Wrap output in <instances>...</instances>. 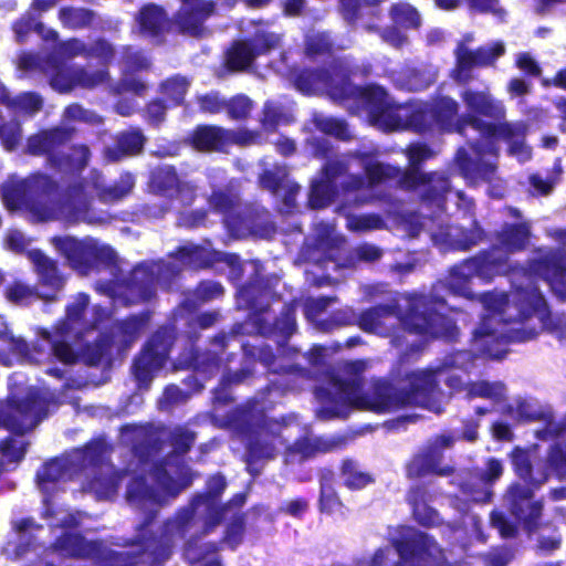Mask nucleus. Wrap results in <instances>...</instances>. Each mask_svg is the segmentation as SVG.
Masks as SVG:
<instances>
[{
	"instance_id": "obj_42",
	"label": "nucleus",
	"mask_w": 566,
	"mask_h": 566,
	"mask_svg": "<svg viewBox=\"0 0 566 566\" xmlns=\"http://www.w3.org/2000/svg\"><path fill=\"white\" fill-rule=\"evenodd\" d=\"M409 501L413 507V516L420 524L432 526L439 522L437 511L427 504L426 495L422 491H413L409 495Z\"/></svg>"
},
{
	"instance_id": "obj_31",
	"label": "nucleus",
	"mask_w": 566,
	"mask_h": 566,
	"mask_svg": "<svg viewBox=\"0 0 566 566\" xmlns=\"http://www.w3.org/2000/svg\"><path fill=\"white\" fill-rule=\"evenodd\" d=\"M504 472L503 461L496 458H489L485 468L476 478L475 482H467L461 485L463 495L474 502H486L492 496L491 485L497 481Z\"/></svg>"
},
{
	"instance_id": "obj_22",
	"label": "nucleus",
	"mask_w": 566,
	"mask_h": 566,
	"mask_svg": "<svg viewBox=\"0 0 566 566\" xmlns=\"http://www.w3.org/2000/svg\"><path fill=\"white\" fill-rule=\"evenodd\" d=\"M145 328V317H132L127 321L117 323L113 327L111 338L102 336L98 342L82 353L83 359L90 365H96L102 358L108 354L112 346H115L118 352L127 348L140 335Z\"/></svg>"
},
{
	"instance_id": "obj_25",
	"label": "nucleus",
	"mask_w": 566,
	"mask_h": 566,
	"mask_svg": "<svg viewBox=\"0 0 566 566\" xmlns=\"http://www.w3.org/2000/svg\"><path fill=\"white\" fill-rule=\"evenodd\" d=\"M281 35L265 30L258 31L253 43L239 41L228 51L227 64L231 70L247 69L255 56L264 54L279 46Z\"/></svg>"
},
{
	"instance_id": "obj_52",
	"label": "nucleus",
	"mask_w": 566,
	"mask_h": 566,
	"mask_svg": "<svg viewBox=\"0 0 566 566\" xmlns=\"http://www.w3.org/2000/svg\"><path fill=\"white\" fill-rule=\"evenodd\" d=\"M93 13L82 8H63L60 10V20L63 25L77 29L91 23Z\"/></svg>"
},
{
	"instance_id": "obj_23",
	"label": "nucleus",
	"mask_w": 566,
	"mask_h": 566,
	"mask_svg": "<svg viewBox=\"0 0 566 566\" xmlns=\"http://www.w3.org/2000/svg\"><path fill=\"white\" fill-rule=\"evenodd\" d=\"M454 438L450 434H441L431 440L407 465L410 478H420L434 473L447 475L450 469L442 464L443 450L450 448Z\"/></svg>"
},
{
	"instance_id": "obj_35",
	"label": "nucleus",
	"mask_w": 566,
	"mask_h": 566,
	"mask_svg": "<svg viewBox=\"0 0 566 566\" xmlns=\"http://www.w3.org/2000/svg\"><path fill=\"white\" fill-rule=\"evenodd\" d=\"M148 59L140 52H130L125 50L123 53V78L120 84L115 88L117 93H134L140 95L146 85L133 76L135 71L148 67Z\"/></svg>"
},
{
	"instance_id": "obj_38",
	"label": "nucleus",
	"mask_w": 566,
	"mask_h": 566,
	"mask_svg": "<svg viewBox=\"0 0 566 566\" xmlns=\"http://www.w3.org/2000/svg\"><path fill=\"white\" fill-rule=\"evenodd\" d=\"M137 22L143 35L157 36L167 25V15L161 8L147 4L140 9Z\"/></svg>"
},
{
	"instance_id": "obj_39",
	"label": "nucleus",
	"mask_w": 566,
	"mask_h": 566,
	"mask_svg": "<svg viewBox=\"0 0 566 566\" xmlns=\"http://www.w3.org/2000/svg\"><path fill=\"white\" fill-rule=\"evenodd\" d=\"M145 138L140 130L130 129L124 132L117 138V147L115 149L107 148L105 157L109 161H116L123 156L135 155L142 150Z\"/></svg>"
},
{
	"instance_id": "obj_51",
	"label": "nucleus",
	"mask_w": 566,
	"mask_h": 566,
	"mask_svg": "<svg viewBox=\"0 0 566 566\" xmlns=\"http://www.w3.org/2000/svg\"><path fill=\"white\" fill-rule=\"evenodd\" d=\"M15 528V536L18 537V541L20 544L12 548L11 544L9 543L6 547V552L8 554H14L15 556H21L25 553V546L30 545V541L33 537V532L38 531L39 527L35 526L33 521L31 520H22L14 525Z\"/></svg>"
},
{
	"instance_id": "obj_13",
	"label": "nucleus",
	"mask_w": 566,
	"mask_h": 566,
	"mask_svg": "<svg viewBox=\"0 0 566 566\" xmlns=\"http://www.w3.org/2000/svg\"><path fill=\"white\" fill-rule=\"evenodd\" d=\"M218 253L210 247H200L189 243L180 248L172 261L168 264L161 262L143 263L134 269L130 280L125 287L124 298L127 303H137L150 300L157 285H166L167 282L180 271V266L193 268L208 266L218 260Z\"/></svg>"
},
{
	"instance_id": "obj_24",
	"label": "nucleus",
	"mask_w": 566,
	"mask_h": 566,
	"mask_svg": "<svg viewBox=\"0 0 566 566\" xmlns=\"http://www.w3.org/2000/svg\"><path fill=\"white\" fill-rule=\"evenodd\" d=\"M259 134L240 129L226 130L214 126L198 127L192 135V145L198 150H226L232 144L251 145L259 143Z\"/></svg>"
},
{
	"instance_id": "obj_1",
	"label": "nucleus",
	"mask_w": 566,
	"mask_h": 566,
	"mask_svg": "<svg viewBox=\"0 0 566 566\" xmlns=\"http://www.w3.org/2000/svg\"><path fill=\"white\" fill-rule=\"evenodd\" d=\"M410 168L401 171L399 168L376 160L374 150H359L353 156L329 159L321 175L311 186L310 205L312 208H323L331 203L340 187L347 200L360 206L375 199L374 195H365L382 182L396 180L405 189L416 190L422 199V210L442 209L444 195L449 191L448 179L439 172L422 174L417 165L431 158L434 151L423 144H411L407 150ZM468 224H449L439 217L411 214L402 217L400 226L409 237L419 234L426 228L432 241L442 248L467 250L475 245L482 238V230L475 221L468 219Z\"/></svg>"
},
{
	"instance_id": "obj_26",
	"label": "nucleus",
	"mask_w": 566,
	"mask_h": 566,
	"mask_svg": "<svg viewBox=\"0 0 566 566\" xmlns=\"http://www.w3.org/2000/svg\"><path fill=\"white\" fill-rule=\"evenodd\" d=\"M342 244L343 238L335 232L334 226L321 222L315 224L313 235L307 239L303 255L317 265L325 261L335 262Z\"/></svg>"
},
{
	"instance_id": "obj_47",
	"label": "nucleus",
	"mask_w": 566,
	"mask_h": 566,
	"mask_svg": "<svg viewBox=\"0 0 566 566\" xmlns=\"http://www.w3.org/2000/svg\"><path fill=\"white\" fill-rule=\"evenodd\" d=\"M25 452V442L22 437L10 438L0 442V471L7 470L11 463L20 461Z\"/></svg>"
},
{
	"instance_id": "obj_36",
	"label": "nucleus",
	"mask_w": 566,
	"mask_h": 566,
	"mask_svg": "<svg viewBox=\"0 0 566 566\" xmlns=\"http://www.w3.org/2000/svg\"><path fill=\"white\" fill-rule=\"evenodd\" d=\"M503 411L517 421L543 422V428H547L556 421L551 408L543 407L533 400L515 399L512 403L505 406Z\"/></svg>"
},
{
	"instance_id": "obj_64",
	"label": "nucleus",
	"mask_w": 566,
	"mask_h": 566,
	"mask_svg": "<svg viewBox=\"0 0 566 566\" xmlns=\"http://www.w3.org/2000/svg\"><path fill=\"white\" fill-rule=\"evenodd\" d=\"M398 25L394 24V27L385 29L381 31V39L394 48H401L407 43V35L402 30H400Z\"/></svg>"
},
{
	"instance_id": "obj_60",
	"label": "nucleus",
	"mask_w": 566,
	"mask_h": 566,
	"mask_svg": "<svg viewBox=\"0 0 566 566\" xmlns=\"http://www.w3.org/2000/svg\"><path fill=\"white\" fill-rule=\"evenodd\" d=\"M188 398V392H185L180 390L177 386L171 385L165 389L163 397L158 401V405L160 409L167 410L174 406L187 401Z\"/></svg>"
},
{
	"instance_id": "obj_53",
	"label": "nucleus",
	"mask_w": 566,
	"mask_h": 566,
	"mask_svg": "<svg viewBox=\"0 0 566 566\" xmlns=\"http://www.w3.org/2000/svg\"><path fill=\"white\" fill-rule=\"evenodd\" d=\"M6 297L17 305H27L36 297L53 298V296L36 295L33 287L21 282H15L6 290Z\"/></svg>"
},
{
	"instance_id": "obj_44",
	"label": "nucleus",
	"mask_w": 566,
	"mask_h": 566,
	"mask_svg": "<svg viewBox=\"0 0 566 566\" xmlns=\"http://www.w3.org/2000/svg\"><path fill=\"white\" fill-rule=\"evenodd\" d=\"M54 548L71 556H86L92 551L90 543L85 542L78 534L72 532H65L63 536L56 541Z\"/></svg>"
},
{
	"instance_id": "obj_37",
	"label": "nucleus",
	"mask_w": 566,
	"mask_h": 566,
	"mask_svg": "<svg viewBox=\"0 0 566 566\" xmlns=\"http://www.w3.org/2000/svg\"><path fill=\"white\" fill-rule=\"evenodd\" d=\"M29 260L35 268L42 284L60 291L64 285V277L59 273L54 261L44 255L40 250L28 252Z\"/></svg>"
},
{
	"instance_id": "obj_20",
	"label": "nucleus",
	"mask_w": 566,
	"mask_h": 566,
	"mask_svg": "<svg viewBox=\"0 0 566 566\" xmlns=\"http://www.w3.org/2000/svg\"><path fill=\"white\" fill-rule=\"evenodd\" d=\"M217 509L219 512L217 523L210 522L206 524V517H189L184 520V522L178 523L176 516L175 520L168 522L165 525V530L159 539L148 538L146 536L148 531L146 530V526H143V528L139 531L140 533L138 534L135 541V545L140 546L144 552H149L151 555H160V548L165 549L170 544L175 543L177 539L182 538L190 531L197 533L199 530L202 528L205 530V532H208L211 527L219 524L221 518V511H224V507H221L220 510L219 505L217 504Z\"/></svg>"
},
{
	"instance_id": "obj_34",
	"label": "nucleus",
	"mask_w": 566,
	"mask_h": 566,
	"mask_svg": "<svg viewBox=\"0 0 566 566\" xmlns=\"http://www.w3.org/2000/svg\"><path fill=\"white\" fill-rule=\"evenodd\" d=\"M151 187L168 196L176 195L185 203H190L193 199L195 187L179 180L171 167L156 169L151 175Z\"/></svg>"
},
{
	"instance_id": "obj_18",
	"label": "nucleus",
	"mask_w": 566,
	"mask_h": 566,
	"mask_svg": "<svg viewBox=\"0 0 566 566\" xmlns=\"http://www.w3.org/2000/svg\"><path fill=\"white\" fill-rule=\"evenodd\" d=\"M52 244L67 259L72 268L82 272L94 261L111 263L115 260L114 250L93 238L76 240L72 237H55Z\"/></svg>"
},
{
	"instance_id": "obj_61",
	"label": "nucleus",
	"mask_w": 566,
	"mask_h": 566,
	"mask_svg": "<svg viewBox=\"0 0 566 566\" xmlns=\"http://www.w3.org/2000/svg\"><path fill=\"white\" fill-rule=\"evenodd\" d=\"M333 303L334 297H317L308 300L305 306V314L311 322H317L319 315Z\"/></svg>"
},
{
	"instance_id": "obj_8",
	"label": "nucleus",
	"mask_w": 566,
	"mask_h": 566,
	"mask_svg": "<svg viewBox=\"0 0 566 566\" xmlns=\"http://www.w3.org/2000/svg\"><path fill=\"white\" fill-rule=\"evenodd\" d=\"M106 446L102 441L87 444L63 458L46 462L36 474L39 489L44 494L43 503L51 514L48 494L61 490L74 478L81 480L84 491L92 492L99 500L111 499L117 491L120 475L113 465L104 462Z\"/></svg>"
},
{
	"instance_id": "obj_41",
	"label": "nucleus",
	"mask_w": 566,
	"mask_h": 566,
	"mask_svg": "<svg viewBox=\"0 0 566 566\" xmlns=\"http://www.w3.org/2000/svg\"><path fill=\"white\" fill-rule=\"evenodd\" d=\"M192 367L198 374L212 375L214 371L220 369L219 359L216 357V353L201 354L193 356L190 352L186 358H180L176 368H188Z\"/></svg>"
},
{
	"instance_id": "obj_3",
	"label": "nucleus",
	"mask_w": 566,
	"mask_h": 566,
	"mask_svg": "<svg viewBox=\"0 0 566 566\" xmlns=\"http://www.w3.org/2000/svg\"><path fill=\"white\" fill-rule=\"evenodd\" d=\"M475 361L470 352H458L447 356L441 364L412 371L401 389L386 381H377L365 392H360L359 387L360 376L367 368L366 361L345 363L337 374L328 371L326 385L316 389L315 395L321 403L318 417H346L353 409L392 412L406 406H420L440 412L442 394L437 377L448 374L447 385L453 390H461L463 381L454 371L470 373Z\"/></svg>"
},
{
	"instance_id": "obj_30",
	"label": "nucleus",
	"mask_w": 566,
	"mask_h": 566,
	"mask_svg": "<svg viewBox=\"0 0 566 566\" xmlns=\"http://www.w3.org/2000/svg\"><path fill=\"white\" fill-rule=\"evenodd\" d=\"M260 185L263 189L271 191L277 199H281V212L290 213L293 210L300 186L287 179L285 167L275 166L274 170L265 169L260 176Z\"/></svg>"
},
{
	"instance_id": "obj_28",
	"label": "nucleus",
	"mask_w": 566,
	"mask_h": 566,
	"mask_svg": "<svg viewBox=\"0 0 566 566\" xmlns=\"http://www.w3.org/2000/svg\"><path fill=\"white\" fill-rule=\"evenodd\" d=\"M226 488V481L221 475L212 476L208 482V492L205 495L197 496L188 507L182 509L177 514V522L181 523L189 517H206V524L218 522L217 499Z\"/></svg>"
},
{
	"instance_id": "obj_48",
	"label": "nucleus",
	"mask_w": 566,
	"mask_h": 566,
	"mask_svg": "<svg viewBox=\"0 0 566 566\" xmlns=\"http://www.w3.org/2000/svg\"><path fill=\"white\" fill-rule=\"evenodd\" d=\"M392 23L402 30L417 29L420 25V15L411 6L399 3L391 8Z\"/></svg>"
},
{
	"instance_id": "obj_11",
	"label": "nucleus",
	"mask_w": 566,
	"mask_h": 566,
	"mask_svg": "<svg viewBox=\"0 0 566 566\" xmlns=\"http://www.w3.org/2000/svg\"><path fill=\"white\" fill-rule=\"evenodd\" d=\"M82 54L106 62L114 55V51L104 41H98L91 48H87L80 40L72 39L60 43L56 46L55 55L44 63L36 55L31 53L22 54L19 59V67L24 71L42 70L50 77L51 86L59 92H67L77 86L91 88L104 83L107 77L106 72L97 71L91 73L78 67H66L61 61V59H72Z\"/></svg>"
},
{
	"instance_id": "obj_43",
	"label": "nucleus",
	"mask_w": 566,
	"mask_h": 566,
	"mask_svg": "<svg viewBox=\"0 0 566 566\" xmlns=\"http://www.w3.org/2000/svg\"><path fill=\"white\" fill-rule=\"evenodd\" d=\"M470 397H480L491 400L494 403H501L506 397V388L500 382L478 381L468 386Z\"/></svg>"
},
{
	"instance_id": "obj_15",
	"label": "nucleus",
	"mask_w": 566,
	"mask_h": 566,
	"mask_svg": "<svg viewBox=\"0 0 566 566\" xmlns=\"http://www.w3.org/2000/svg\"><path fill=\"white\" fill-rule=\"evenodd\" d=\"M264 402L253 401L247 408L235 411L229 426L241 434L248 436V452L250 458H272L281 447H286V438L294 431L293 426H282L277 421H264L255 432L250 436V427L254 419L264 411Z\"/></svg>"
},
{
	"instance_id": "obj_58",
	"label": "nucleus",
	"mask_w": 566,
	"mask_h": 566,
	"mask_svg": "<svg viewBox=\"0 0 566 566\" xmlns=\"http://www.w3.org/2000/svg\"><path fill=\"white\" fill-rule=\"evenodd\" d=\"M287 450V461H293V459L298 455L300 460H303L310 455H312L316 450H319V447L315 441L311 438L306 437L294 444L286 447Z\"/></svg>"
},
{
	"instance_id": "obj_59",
	"label": "nucleus",
	"mask_w": 566,
	"mask_h": 566,
	"mask_svg": "<svg viewBox=\"0 0 566 566\" xmlns=\"http://www.w3.org/2000/svg\"><path fill=\"white\" fill-rule=\"evenodd\" d=\"M321 510L328 514H338L342 513L343 505L338 497L336 496L334 490L322 483L321 486V501H319Z\"/></svg>"
},
{
	"instance_id": "obj_16",
	"label": "nucleus",
	"mask_w": 566,
	"mask_h": 566,
	"mask_svg": "<svg viewBox=\"0 0 566 566\" xmlns=\"http://www.w3.org/2000/svg\"><path fill=\"white\" fill-rule=\"evenodd\" d=\"M511 461L516 475L535 488L543 485L552 473L566 479V451L558 443L552 444L544 457L537 446L516 447L511 452Z\"/></svg>"
},
{
	"instance_id": "obj_5",
	"label": "nucleus",
	"mask_w": 566,
	"mask_h": 566,
	"mask_svg": "<svg viewBox=\"0 0 566 566\" xmlns=\"http://www.w3.org/2000/svg\"><path fill=\"white\" fill-rule=\"evenodd\" d=\"M134 184V177L125 174L118 185L104 188L99 174L93 171L90 180L72 186L63 197H59L55 181L38 174L23 180H8L1 188V195L10 211L23 212L33 221L64 219L69 222H92L88 208L93 197L104 202L118 200L132 190Z\"/></svg>"
},
{
	"instance_id": "obj_45",
	"label": "nucleus",
	"mask_w": 566,
	"mask_h": 566,
	"mask_svg": "<svg viewBox=\"0 0 566 566\" xmlns=\"http://www.w3.org/2000/svg\"><path fill=\"white\" fill-rule=\"evenodd\" d=\"M313 124L319 132L326 135H331L339 139L350 138L348 126L342 119L323 114H314Z\"/></svg>"
},
{
	"instance_id": "obj_54",
	"label": "nucleus",
	"mask_w": 566,
	"mask_h": 566,
	"mask_svg": "<svg viewBox=\"0 0 566 566\" xmlns=\"http://www.w3.org/2000/svg\"><path fill=\"white\" fill-rule=\"evenodd\" d=\"M189 82L181 76H174L165 81L161 85L163 94L172 105H179L188 91Z\"/></svg>"
},
{
	"instance_id": "obj_27",
	"label": "nucleus",
	"mask_w": 566,
	"mask_h": 566,
	"mask_svg": "<svg viewBox=\"0 0 566 566\" xmlns=\"http://www.w3.org/2000/svg\"><path fill=\"white\" fill-rule=\"evenodd\" d=\"M210 206L224 217V224L232 235L237 238L249 234H259V230L250 218L241 217L238 209L237 198L223 191H214L209 200Z\"/></svg>"
},
{
	"instance_id": "obj_4",
	"label": "nucleus",
	"mask_w": 566,
	"mask_h": 566,
	"mask_svg": "<svg viewBox=\"0 0 566 566\" xmlns=\"http://www.w3.org/2000/svg\"><path fill=\"white\" fill-rule=\"evenodd\" d=\"M541 276L560 300L566 298V256L560 251H539L530 273L514 279L510 294L491 292L480 296L484 313L473 334V347L482 355L502 359L511 342H525L552 327L545 298L533 276Z\"/></svg>"
},
{
	"instance_id": "obj_40",
	"label": "nucleus",
	"mask_w": 566,
	"mask_h": 566,
	"mask_svg": "<svg viewBox=\"0 0 566 566\" xmlns=\"http://www.w3.org/2000/svg\"><path fill=\"white\" fill-rule=\"evenodd\" d=\"M437 73L429 69H406L394 78L397 86L407 91H421L427 88L434 80Z\"/></svg>"
},
{
	"instance_id": "obj_56",
	"label": "nucleus",
	"mask_w": 566,
	"mask_h": 566,
	"mask_svg": "<svg viewBox=\"0 0 566 566\" xmlns=\"http://www.w3.org/2000/svg\"><path fill=\"white\" fill-rule=\"evenodd\" d=\"M0 138L7 150L14 149L21 139L20 124L15 120L3 124V119L0 116Z\"/></svg>"
},
{
	"instance_id": "obj_46",
	"label": "nucleus",
	"mask_w": 566,
	"mask_h": 566,
	"mask_svg": "<svg viewBox=\"0 0 566 566\" xmlns=\"http://www.w3.org/2000/svg\"><path fill=\"white\" fill-rule=\"evenodd\" d=\"M342 480L348 489H363L368 485L373 479L371 476L361 470L358 463L346 460L342 467Z\"/></svg>"
},
{
	"instance_id": "obj_12",
	"label": "nucleus",
	"mask_w": 566,
	"mask_h": 566,
	"mask_svg": "<svg viewBox=\"0 0 566 566\" xmlns=\"http://www.w3.org/2000/svg\"><path fill=\"white\" fill-rule=\"evenodd\" d=\"M530 227L526 223L505 226L496 243L488 253L467 260L454 266L448 277V287L455 294L470 298V282L473 277L489 281L509 271L510 254L524 249L528 242Z\"/></svg>"
},
{
	"instance_id": "obj_7",
	"label": "nucleus",
	"mask_w": 566,
	"mask_h": 566,
	"mask_svg": "<svg viewBox=\"0 0 566 566\" xmlns=\"http://www.w3.org/2000/svg\"><path fill=\"white\" fill-rule=\"evenodd\" d=\"M88 296L78 293L66 306L65 319L55 326L53 335L46 329L40 331L43 345L32 346L22 337H15L4 323H0V339L7 344L8 353L0 350V364L7 367L14 363L41 364L55 357L63 364H73L80 357L81 346L74 348L71 342H78L98 327L107 316L97 305L88 306Z\"/></svg>"
},
{
	"instance_id": "obj_32",
	"label": "nucleus",
	"mask_w": 566,
	"mask_h": 566,
	"mask_svg": "<svg viewBox=\"0 0 566 566\" xmlns=\"http://www.w3.org/2000/svg\"><path fill=\"white\" fill-rule=\"evenodd\" d=\"M57 1L59 0H33L30 11L12 25L15 41L19 43L24 42L31 31H36L45 41H55L57 38L56 32L45 29L42 23L36 22L33 12H44L54 7Z\"/></svg>"
},
{
	"instance_id": "obj_6",
	"label": "nucleus",
	"mask_w": 566,
	"mask_h": 566,
	"mask_svg": "<svg viewBox=\"0 0 566 566\" xmlns=\"http://www.w3.org/2000/svg\"><path fill=\"white\" fill-rule=\"evenodd\" d=\"M160 437H169L176 454L164 465L154 467L148 459V444L154 440L149 429L143 426H127L122 431V440L126 444H132L134 457L127 469L133 475L127 488V500L147 515H154L168 496H175L190 482L188 469L179 454L190 448L193 434L185 428L177 427L169 432H160Z\"/></svg>"
},
{
	"instance_id": "obj_49",
	"label": "nucleus",
	"mask_w": 566,
	"mask_h": 566,
	"mask_svg": "<svg viewBox=\"0 0 566 566\" xmlns=\"http://www.w3.org/2000/svg\"><path fill=\"white\" fill-rule=\"evenodd\" d=\"M384 227V220L374 213L346 214V228L353 232H367L382 229Z\"/></svg>"
},
{
	"instance_id": "obj_55",
	"label": "nucleus",
	"mask_w": 566,
	"mask_h": 566,
	"mask_svg": "<svg viewBox=\"0 0 566 566\" xmlns=\"http://www.w3.org/2000/svg\"><path fill=\"white\" fill-rule=\"evenodd\" d=\"M290 122V115L284 113L275 103L269 102L264 105L262 125L265 129H274L281 124Z\"/></svg>"
},
{
	"instance_id": "obj_33",
	"label": "nucleus",
	"mask_w": 566,
	"mask_h": 566,
	"mask_svg": "<svg viewBox=\"0 0 566 566\" xmlns=\"http://www.w3.org/2000/svg\"><path fill=\"white\" fill-rule=\"evenodd\" d=\"M181 1L182 6L177 17L180 28L191 35H199L202 30V23L214 11V3L206 0Z\"/></svg>"
},
{
	"instance_id": "obj_57",
	"label": "nucleus",
	"mask_w": 566,
	"mask_h": 566,
	"mask_svg": "<svg viewBox=\"0 0 566 566\" xmlns=\"http://www.w3.org/2000/svg\"><path fill=\"white\" fill-rule=\"evenodd\" d=\"M252 101L245 95H237L226 104L229 116L233 119L245 118L252 111Z\"/></svg>"
},
{
	"instance_id": "obj_63",
	"label": "nucleus",
	"mask_w": 566,
	"mask_h": 566,
	"mask_svg": "<svg viewBox=\"0 0 566 566\" xmlns=\"http://www.w3.org/2000/svg\"><path fill=\"white\" fill-rule=\"evenodd\" d=\"M470 9L479 12L492 13L499 19H503L505 11L499 6L497 0H467Z\"/></svg>"
},
{
	"instance_id": "obj_14",
	"label": "nucleus",
	"mask_w": 566,
	"mask_h": 566,
	"mask_svg": "<svg viewBox=\"0 0 566 566\" xmlns=\"http://www.w3.org/2000/svg\"><path fill=\"white\" fill-rule=\"evenodd\" d=\"M10 396L0 402V428L24 433L32 430L56 403L52 395L24 386L23 376L14 374L9 378Z\"/></svg>"
},
{
	"instance_id": "obj_17",
	"label": "nucleus",
	"mask_w": 566,
	"mask_h": 566,
	"mask_svg": "<svg viewBox=\"0 0 566 566\" xmlns=\"http://www.w3.org/2000/svg\"><path fill=\"white\" fill-rule=\"evenodd\" d=\"M70 137L67 129H53L42 132L29 138L28 151L32 155H49L51 167L61 172H73L85 167L88 158V148L86 146L74 147L71 154L59 153L54 149L61 146Z\"/></svg>"
},
{
	"instance_id": "obj_19",
	"label": "nucleus",
	"mask_w": 566,
	"mask_h": 566,
	"mask_svg": "<svg viewBox=\"0 0 566 566\" xmlns=\"http://www.w3.org/2000/svg\"><path fill=\"white\" fill-rule=\"evenodd\" d=\"M473 40V34L468 33L455 49L457 64L452 71V77L459 83H465L471 80V70L474 66H492L505 53V45L501 41L472 51L468 48V44L472 43Z\"/></svg>"
},
{
	"instance_id": "obj_29",
	"label": "nucleus",
	"mask_w": 566,
	"mask_h": 566,
	"mask_svg": "<svg viewBox=\"0 0 566 566\" xmlns=\"http://www.w3.org/2000/svg\"><path fill=\"white\" fill-rule=\"evenodd\" d=\"M532 491L518 484L512 485L505 494V504L516 522L525 528L536 526L542 512V504L532 500Z\"/></svg>"
},
{
	"instance_id": "obj_9",
	"label": "nucleus",
	"mask_w": 566,
	"mask_h": 566,
	"mask_svg": "<svg viewBox=\"0 0 566 566\" xmlns=\"http://www.w3.org/2000/svg\"><path fill=\"white\" fill-rule=\"evenodd\" d=\"M478 127L484 129L488 138L471 145L472 154L463 148L457 153L455 161L463 177L471 182L481 179L492 182L496 172V164L492 160L497 157V140L509 144V154L520 163H526L532 158V149L524 142L528 126L525 122H503L497 125H484L480 120L474 122Z\"/></svg>"
},
{
	"instance_id": "obj_62",
	"label": "nucleus",
	"mask_w": 566,
	"mask_h": 566,
	"mask_svg": "<svg viewBox=\"0 0 566 566\" xmlns=\"http://www.w3.org/2000/svg\"><path fill=\"white\" fill-rule=\"evenodd\" d=\"M331 48L328 35L325 33H313L306 38V53L316 55L327 51Z\"/></svg>"
},
{
	"instance_id": "obj_50",
	"label": "nucleus",
	"mask_w": 566,
	"mask_h": 566,
	"mask_svg": "<svg viewBox=\"0 0 566 566\" xmlns=\"http://www.w3.org/2000/svg\"><path fill=\"white\" fill-rule=\"evenodd\" d=\"M42 98L34 93H22L14 98L8 101V107L15 114L33 115L42 107Z\"/></svg>"
},
{
	"instance_id": "obj_2",
	"label": "nucleus",
	"mask_w": 566,
	"mask_h": 566,
	"mask_svg": "<svg viewBox=\"0 0 566 566\" xmlns=\"http://www.w3.org/2000/svg\"><path fill=\"white\" fill-rule=\"evenodd\" d=\"M295 86L303 94H325L352 112L365 111L370 125L384 132L410 129L417 133H433L455 127L459 133L464 134L465 125H469L481 135L480 142H483L488 134L474 122L490 124L478 115L502 119L506 114L503 102L495 99L491 94L464 90L461 98L468 114L454 123L458 113V103L454 99L442 96L430 104H396L380 86H353L347 81V71L343 66H333L331 71H305L295 80Z\"/></svg>"
},
{
	"instance_id": "obj_10",
	"label": "nucleus",
	"mask_w": 566,
	"mask_h": 566,
	"mask_svg": "<svg viewBox=\"0 0 566 566\" xmlns=\"http://www.w3.org/2000/svg\"><path fill=\"white\" fill-rule=\"evenodd\" d=\"M409 312L405 317L397 313V305H380L367 310L357 319L358 326L367 333L387 337L395 327L401 325L409 334L430 335L432 337L453 338L457 327L452 319L438 310H429L432 301L426 296L408 295L405 297Z\"/></svg>"
},
{
	"instance_id": "obj_21",
	"label": "nucleus",
	"mask_w": 566,
	"mask_h": 566,
	"mask_svg": "<svg viewBox=\"0 0 566 566\" xmlns=\"http://www.w3.org/2000/svg\"><path fill=\"white\" fill-rule=\"evenodd\" d=\"M174 335L168 327L159 329L135 360L134 375L139 387H148L154 375L164 366Z\"/></svg>"
}]
</instances>
